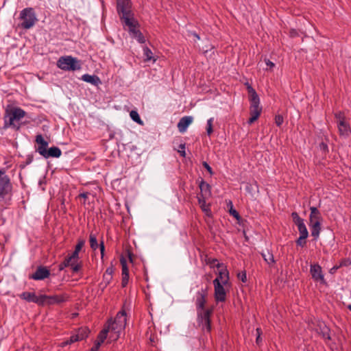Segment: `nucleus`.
I'll return each mask as SVG.
<instances>
[{
  "label": "nucleus",
  "instance_id": "obj_29",
  "mask_svg": "<svg viewBox=\"0 0 351 351\" xmlns=\"http://www.w3.org/2000/svg\"><path fill=\"white\" fill-rule=\"evenodd\" d=\"M88 333L89 330L88 328H82L78 330L77 335H78L79 337H83V339H84L88 337Z\"/></svg>",
  "mask_w": 351,
  "mask_h": 351
},
{
  "label": "nucleus",
  "instance_id": "obj_9",
  "mask_svg": "<svg viewBox=\"0 0 351 351\" xmlns=\"http://www.w3.org/2000/svg\"><path fill=\"white\" fill-rule=\"evenodd\" d=\"M213 312V308L197 311L198 324L202 326L204 330L208 332L211 330L210 316Z\"/></svg>",
  "mask_w": 351,
  "mask_h": 351
},
{
  "label": "nucleus",
  "instance_id": "obj_11",
  "mask_svg": "<svg viewBox=\"0 0 351 351\" xmlns=\"http://www.w3.org/2000/svg\"><path fill=\"white\" fill-rule=\"evenodd\" d=\"M20 298L28 302L38 304V305L45 304V299L47 298V295H41L37 296L34 292H23L19 295Z\"/></svg>",
  "mask_w": 351,
  "mask_h": 351
},
{
  "label": "nucleus",
  "instance_id": "obj_59",
  "mask_svg": "<svg viewBox=\"0 0 351 351\" xmlns=\"http://www.w3.org/2000/svg\"><path fill=\"white\" fill-rule=\"evenodd\" d=\"M348 308L351 311V304H349V305L348 306Z\"/></svg>",
  "mask_w": 351,
  "mask_h": 351
},
{
  "label": "nucleus",
  "instance_id": "obj_44",
  "mask_svg": "<svg viewBox=\"0 0 351 351\" xmlns=\"http://www.w3.org/2000/svg\"><path fill=\"white\" fill-rule=\"evenodd\" d=\"M128 280H129V275H128V276L123 275L122 276V282L121 283H122V286L123 287L128 285Z\"/></svg>",
  "mask_w": 351,
  "mask_h": 351
},
{
  "label": "nucleus",
  "instance_id": "obj_2",
  "mask_svg": "<svg viewBox=\"0 0 351 351\" xmlns=\"http://www.w3.org/2000/svg\"><path fill=\"white\" fill-rule=\"evenodd\" d=\"M26 112L19 107H12L10 109H6L3 117V128H12L15 131L21 129V124L20 121L25 117Z\"/></svg>",
  "mask_w": 351,
  "mask_h": 351
},
{
  "label": "nucleus",
  "instance_id": "obj_49",
  "mask_svg": "<svg viewBox=\"0 0 351 351\" xmlns=\"http://www.w3.org/2000/svg\"><path fill=\"white\" fill-rule=\"evenodd\" d=\"M291 217H292L293 221H298V219L300 218L299 215L297 213H295V212H293V213H291Z\"/></svg>",
  "mask_w": 351,
  "mask_h": 351
},
{
  "label": "nucleus",
  "instance_id": "obj_1",
  "mask_svg": "<svg viewBox=\"0 0 351 351\" xmlns=\"http://www.w3.org/2000/svg\"><path fill=\"white\" fill-rule=\"evenodd\" d=\"M118 14L124 26L128 27L130 35L140 43L145 38L138 29V22L134 18L130 0H118Z\"/></svg>",
  "mask_w": 351,
  "mask_h": 351
},
{
  "label": "nucleus",
  "instance_id": "obj_17",
  "mask_svg": "<svg viewBox=\"0 0 351 351\" xmlns=\"http://www.w3.org/2000/svg\"><path fill=\"white\" fill-rule=\"evenodd\" d=\"M193 118L191 116H185L181 118L178 123V128L180 132L184 133L187 128L192 123Z\"/></svg>",
  "mask_w": 351,
  "mask_h": 351
},
{
  "label": "nucleus",
  "instance_id": "obj_16",
  "mask_svg": "<svg viewBox=\"0 0 351 351\" xmlns=\"http://www.w3.org/2000/svg\"><path fill=\"white\" fill-rule=\"evenodd\" d=\"M310 272L314 280L317 282H323L324 280L322 267L318 264L311 265L310 268Z\"/></svg>",
  "mask_w": 351,
  "mask_h": 351
},
{
  "label": "nucleus",
  "instance_id": "obj_52",
  "mask_svg": "<svg viewBox=\"0 0 351 351\" xmlns=\"http://www.w3.org/2000/svg\"><path fill=\"white\" fill-rule=\"evenodd\" d=\"M293 222L298 227H299L300 225L302 226L304 224V220L301 217L298 219V221H294Z\"/></svg>",
  "mask_w": 351,
  "mask_h": 351
},
{
  "label": "nucleus",
  "instance_id": "obj_4",
  "mask_svg": "<svg viewBox=\"0 0 351 351\" xmlns=\"http://www.w3.org/2000/svg\"><path fill=\"white\" fill-rule=\"evenodd\" d=\"M35 141L37 143L36 152L45 158H59L61 156L62 152L59 147H51L47 149L48 143L41 134L36 135Z\"/></svg>",
  "mask_w": 351,
  "mask_h": 351
},
{
  "label": "nucleus",
  "instance_id": "obj_58",
  "mask_svg": "<svg viewBox=\"0 0 351 351\" xmlns=\"http://www.w3.org/2000/svg\"><path fill=\"white\" fill-rule=\"evenodd\" d=\"M338 268H339V267H334L333 268H332V269H331V271H332V270L335 271V270H337Z\"/></svg>",
  "mask_w": 351,
  "mask_h": 351
},
{
  "label": "nucleus",
  "instance_id": "obj_34",
  "mask_svg": "<svg viewBox=\"0 0 351 351\" xmlns=\"http://www.w3.org/2000/svg\"><path fill=\"white\" fill-rule=\"evenodd\" d=\"M307 237L300 236V237L296 241V244L299 246L304 247L306 245V239Z\"/></svg>",
  "mask_w": 351,
  "mask_h": 351
},
{
  "label": "nucleus",
  "instance_id": "obj_45",
  "mask_svg": "<svg viewBox=\"0 0 351 351\" xmlns=\"http://www.w3.org/2000/svg\"><path fill=\"white\" fill-rule=\"evenodd\" d=\"M202 165L204 166V168L206 169V170L210 173V174L212 175L213 173L212 168L210 167V165L206 162H204L202 163Z\"/></svg>",
  "mask_w": 351,
  "mask_h": 351
},
{
  "label": "nucleus",
  "instance_id": "obj_27",
  "mask_svg": "<svg viewBox=\"0 0 351 351\" xmlns=\"http://www.w3.org/2000/svg\"><path fill=\"white\" fill-rule=\"evenodd\" d=\"M120 262H121V267H122V276L123 275H125V276L129 275V270H128V267L127 265L126 260L122 257L120 260Z\"/></svg>",
  "mask_w": 351,
  "mask_h": 351
},
{
  "label": "nucleus",
  "instance_id": "obj_6",
  "mask_svg": "<svg viewBox=\"0 0 351 351\" xmlns=\"http://www.w3.org/2000/svg\"><path fill=\"white\" fill-rule=\"evenodd\" d=\"M19 19L21 21L19 25L25 29L32 28L37 22L38 19L34 8H26L21 11Z\"/></svg>",
  "mask_w": 351,
  "mask_h": 351
},
{
  "label": "nucleus",
  "instance_id": "obj_32",
  "mask_svg": "<svg viewBox=\"0 0 351 351\" xmlns=\"http://www.w3.org/2000/svg\"><path fill=\"white\" fill-rule=\"evenodd\" d=\"M85 244V241L83 239H79L75 247V251L80 252Z\"/></svg>",
  "mask_w": 351,
  "mask_h": 351
},
{
  "label": "nucleus",
  "instance_id": "obj_7",
  "mask_svg": "<svg viewBox=\"0 0 351 351\" xmlns=\"http://www.w3.org/2000/svg\"><path fill=\"white\" fill-rule=\"evenodd\" d=\"M311 214L309 216V226L311 229V234L316 238L319 236L321 230V221L322 217L320 212L316 207H311Z\"/></svg>",
  "mask_w": 351,
  "mask_h": 351
},
{
  "label": "nucleus",
  "instance_id": "obj_39",
  "mask_svg": "<svg viewBox=\"0 0 351 351\" xmlns=\"http://www.w3.org/2000/svg\"><path fill=\"white\" fill-rule=\"evenodd\" d=\"M79 253L78 252H76V251H73V252L71 254V255H68L67 256V258L71 261V260H73V259H78L80 258L79 257Z\"/></svg>",
  "mask_w": 351,
  "mask_h": 351
},
{
  "label": "nucleus",
  "instance_id": "obj_54",
  "mask_svg": "<svg viewBox=\"0 0 351 351\" xmlns=\"http://www.w3.org/2000/svg\"><path fill=\"white\" fill-rule=\"evenodd\" d=\"M70 344V343H69V341L66 340V341H64L61 343V347H65L66 346Z\"/></svg>",
  "mask_w": 351,
  "mask_h": 351
},
{
  "label": "nucleus",
  "instance_id": "obj_18",
  "mask_svg": "<svg viewBox=\"0 0 351 351\" xmlns=\"http://www.w3.org/2000/svg\"><path fill=\"white\" fill-rule=\"evenodd\" d=\"M82 80L95 86L101 84V80L97 75L84 74L82 76Z\"/></svg>",
  "mask_w": 351,
  "mask_h": 351
},
{
  "label": "nucleus",
  "instance_id": "obj_55",
  "mask_svg": "<svg viewBox=\"0 0 351 351\" xmlns=\"http://www.w3.org/2000/svg\"><path fill=\"white\" fill-rule=\"evenodd\" d=\"M215 262H217V260H215V259L213 260V263H212L213 266H216V267H217L218 268H219V267H221V264H219V263H218L217 265H215Z\"/></svg>",
  "mask_w": 351,
  "mask_h": 351
},
{
  "label": "nucleus",
  "instance_id": "obj_12",
  "mask_svg": "<svg viewBox=\"0 0 351 351\" xmlns=\"http://www.w3.org/2000/svg\"><path fill=\"white\" fill-rule=\"evenodd\" d=\"M214 285V296L217 302H223L226 300V291L224 288L226 285H221V282H219L217 279H215L213 280Z\"/></svg>",
  "mask_w": 351,
  "mask_h": 351
},
{
  "label": "nucleus",
  "instance_id": "obj_43",
  "mask_svg": "<svg viewBox=\"0 0 351 351\" xmlns=\"http://www.w3.org/2000/svg\"><path fill=\"white\" fill-rule=\"evenodd\" d=\"M89 195H90V193H88V192L82 193H80L78 195V198H83L84 199L83 204H86V199L88 198Z\"/></svg>",
  "mask_w": 351,
  "mask_h": 351
},
{
  "label": "nucleus",
  "instance_id": "obj_13",
  "mask_svg": "<svg viewBox=\"0 0 351 351\" xmlns=\"http://www.w3.org/2000/svg\"><path fill=\"white\" fill-rule=\"evenodd\" d=\"M69 299V295L63 293L59 295H47V298L44 300L45 304H60L64 302H66Z\"/></svg>",
  "mask_w": 351,
  "mask_h": 351
},
{
  "label": "nucleus",
  "instance_id": "obj_20",
  "mask_svg": "<svg viewBox=\"0 0 351 351\" xmlns=\"http://www.w3.org/2000/svg\"><path fill=\"white\" fill-rule=\"evenodd\" d=\"M215 279H217L219 282H221V285H226L229 280L228 271L226 269L220 270L217 277Z\"/></svg>",
  "mask_w": 351,
  "mask_h": 351
},
{
  "label": "nucleus",
  "instance_id": "obj_53",
  "mask_svg": "<svg viewBox=\"0 0 351 351\" xmlns=\"http://www.w3.org/2000/svg\"><path fill=\"white\" fill-rule=\"evenodd\" d=\"M78 261H79L78 259H73V260L72 259V260L69 261V266L71 265L72 264H76V263H79Z\"/></svg>",
  "mask_w": 351,
  "mask_h": 351
},
{
  "label": "nucleus",
  "instance_id": "obj_21",
  "mask_svg": "<svg viewBox=\"0 0 351 351\" xmlns=\"http://www.w3.org/2000/svg\"><path fill=\"white\" fill-rule=\"evenodd\" d=\"M199 189L201 190L200 196L203 197L204 198H206L207 197L210 196V186L208 184L202 181L199 184Z\"/></svg>",
  "mask_w": 351,
  "mask_h": 351
},
{
  "label": "nucleus",
  "instance_id": "obj_26",
  "mask_svg": "<svg viewBox=\"0 0 351 351\" xmlns=\"http://www.w3.org/2000/svg\"><path fill=\"white\" fill-rule=\"evenodd\" d=\"M130 116L134 121H135L136 123H137L140 125H143V121L141 119L140 116L137 111L132 110L130 113Z\"/></svg>",
  "mask_w": 351,
  "mask_h": 351
},
{
  "label": "nucleus",
  "instance_id": "obj_3",
  "mask_svg": "<svg viewBox=\"0 0 351 351\" xmlns=\"http://www.w3.org/2000/svg\"><path fill=\"white\" fill-rule=\"evenodd\" d=\"M126 325V313L124 311H119L113 322L109 321L108 326L111 332L110 338L114 341L119 339L120 334L125 329Z\"/></svg>",
  "mask_w": 351,
  "mask_h": 351
},
{
  "label": "nucleus",
  "instance_id": "obj_60",
  "mask_svg": "<svg viewBox=\"0 0 351 351\" xmlns=\"http://www.w3.org/2000/svg\"><path fill=\"white\" fill-rule=\"evenodd\" d=\"M117 4H118V0H117ZM117 9L118 10V5H117Z\"/></svg>",
  "mask_w": 351,
  "mask_h": 351
},
{
  "label": "nucleus",
  "instance_id": "obj_40",
  "mask_svg": "<svg viewBox=\"0 0 351 351\" xmlns=\"http://www.w3.org/2000/svg\"><path fill=\"white\" fill-rule=\"evenodd\" d=\"M179 149H178V153L180 154V155L182 157H185L186 156V152H185V144H180L179 145Z\"/></svg>",
  "mask_w": 351,
  "mask_h": 351
},
{
  "label": "nucleus",
  "instance_id": "obj_56",
  "mask_svg": "<svg viewBox=\"0 0 351 351\" xmlns=\"http://www.w3.org/2000/svg\"><path fill=\"white\" fill-rule=\"evenodd\" d=\"M324 337L327 339H330L329 334H324Z\"/></svg>",
  "mask_w": 351,
  "mask_h": 351
},
{
  "label": "nucleus",
  "instance_id": "obj_5",
  "mask_svg": "<svg viewBox=\"0 0 351 351\" xmlns=\"http://www.w3.org/2000/svg\"><path fill=\"white\" fill-rule=\"evenodd\" d=\"M248 91L250 94V118L248 120L250 125L252 124L259 117L261 108L259 107V97L255 90L251 86H248Z\"/></svg>",
  "mask_w": 351,
  "mask_h": 351
},
{
  "label": "nucleus",
  "instance_id": "obj_51",
  "mask_svg": "<svg viewBox=\"0 0 351 351\" xmlns=\"http://www.w3.org/2000/svg\"><path fill=\"white\" fill-rule=\"evenodd\" d=\"M101 346L99 343H95L94 346L91 348L90 351H98Z\"/></svg>",
  "mask_w": 351,
  "mask_h": 351
},
{
  "label": "nucleus",
  "instance_id": "obj_35",
  "mask_svg": "<svg viewBox=\"0 0 351 351\" xmlns=\"http://www.w3.org/2000/svg\"><path fill=\"white\" fill-rule=\"evenodd\" d=\"M335 117L337 120V123L341 121H345L344 114L342 112H338L335 113Z\"/></svg>",
  "mask_w": 351,
  "mask_h": 351
},
{
  "label": "nucleus",
  "instance_id": "obj_46",
  "mask_svg": "<svg viewBox=\"0 0 351 351\" xmlns=\"http://www.w3.org/2000/svg\"><path fill=\"white\" fill-rule=\"evenodd\" d=\"M99 248H100V252H101V258H103L104 256V251H105V246H104L103 241H101L99 243Z\"/></svg>",
  "mask_w": 351,
  "mask_h": 351
},
{
  "label": "nucleus",
  "instance_id": "obj_31",
  "mask_svg": "<svg viewBox=\"0 0 351 351\" xmlns=\"http://www.w3.org/2000/svg\"><path fill=\"white\" fill-rule=\"evenodd\" d=\"M82 340H83V337H79V335L77 334L71 335L69 339H68L69 343H70V344Z\"/></svg>",
  "mask_w": 351,
  "mask_h": 351
},
{
  "label": "nucleus",
  "instance_id": "obj_23",
  "mask_svg": "<svg viewBox=\"0 0 351 351\" xmlns=\"http://www.w3.org/2000/svg\"><path fill=\"white\" fill-rule=\"evenodd\" d=\"M143 55L145 57V60L146 62L152 60L153 62H155L156 60V59L153 56L152 51L147 47H143Z\"/></svg>",
  "mask_w": 351,
  "mask_h": 351
},
{
  "label": "nucleus",
  "instance_id": "obj_30",
  "mask_svg": "<svg viewBox=\"0 0 351 351\" xmlns=\"http://www.w3.org/2000/svg\"><path fill=\"white\" fill-rule=\"evenodd\" d=\"M213 118H210L207 121L206 132L208 136H210L213 132Z\"/></svg>",
  "mask_w": 351,
  "mask_h": 351
},
{
  "label": "nucleus",
  "instance_id": "obj_41",
  "mask_svg": "<svg viewBox=\"0 0 351 351\" xmlns=\"http://www.w3.org/2000/svg\"><path fill=\"white\" fill-rule=\"evenodd\" d=\"M237 276L243 282H245L247 281L245 271H242L241 273H239Z\"/></svg>",
  "mask_w": 351,
  "mask_h": 351
},
{
  "label": "nucleus",
  "instance_id": "obj_37",
  "mask_svg": "<svg viewBox=\"0 0 351 351\" xmlns=\"http://www.w3.org/2000/svg\"><path fill=\"white\" fill-rule=\"evenodd\" d=\"M70 267L69 266V260L66 258L64 261L59 265V270H63L65 267Z\"/></svg>",
  "mask_w": 351,
  "mask_h": 351
},
{
  "label": "nucleus",
  "instance_id": "obj_48",
  "mask_svg": "<svg viewBox=\"0 0 351 351\" xmlns=\"http://www.w3.org/2000/svg\"><path fill=\"white\" fill-rule=\"evenodd\" d=\"M265 61L267 66H268L270 69H271L272 68H274L275 66L274 63L272 62L271 61H270L269 60L265 59Z\"/></svg>",
  "mask_w": 351,
  "mask_h": 351
},
{
  "label": "nucleus",
  "instance_id": "obj_28",
  "mask_svg": "<svg viewBox=\"0 0 351 351\" xmlns=\"http://www.w3.org/2000/svg\"><path fill=\"white\" fill-rule=\"evenodd\" d=\"M298 231L300 232V236H303L305 237H308V232L307 230V228L305 226V224L300 225L299 227H298Z\"/></svg>",
  "mask_w": 351,
  "mask_h": 351
},
{
  "label": "nucleus",
  "instance_id": "obj_25",
  "mask_svg": "<svg viewBox=\"0 0 351 351\" xmlns=\"http://www.w3.org/2000/svg\"><path fill=\"white\" fill-rule=\"evenodd\" d=\"M89 242H90V246L93 250H96L98 247L99 246V244L97 243V237L95 234L93 233H90L89 237Z\"/></svg>",
  "mask_w": 351,
  "mask_h": 351
},
{
  "label": "nucleus",
  "instance_id": "obj_10",
  "mask_svg": "<svg viewBox=\"0 0 351 351\" xmlns=\"http://www.w3.org/2000/svg\"><path fill=\"white\" fill-rule=\"evenodd\" d=\"M12 189L9 177L5 175L4 170H0V198L7 195Z\"/></svg>",
  "mask_w": 351,
  "mask_h": 351
},
{
  "label": "nucleus",
  "instance_id": "obj_8",
  "mask_svg": "<svg viewBox=\"0 0 351 351\" xmlns=\"http://www.w3.org/2000/svg\"><path fill=\"white\" fill-rule=\"evenodd\" d=\"M57 66L64 71H76L81 69L78 60L70 56L60 57L57 62Z\"/></svg>",
  "mask_w": 351,
  "mask_h": 351
},
{
  "label": "nucleus",
  "instance_id": "obj_50",
  "mask_svg": "<svg viewBox=\"0 0 351 351\" xmlns=\"http://www.w3.org/2000/svg\"><path fill=\"white\" fill-rule=\"evenodd\" d=\"M291 217H292L293 221H298V219L300 218L299 215L297 213H295V212H293V213H291Z\"/></svg>",
  "mask_w": 351,
  "mask_h": 351
},
{
  "label": "nucleus",
  "instance_id": "obj_36",
  "mask_svg": "<svg viewBox=\"0 0 351 351\" xmlns=\"http://www.w3.org/2000/svg\"><path fill=\"white\" fill-rule=\"evenodd\" d=\"M275 123L277 126L280 127L283 123V117L282 115L278 114L275 117Z\"/></svg>",
  "mask_w": 351,
  "mask_h": 351
},
{
  "label": "nucleus",
  "instance_id": "obj_24",
  "mask_svg": "<svg viewBox=\"0 0 351 351\" xmlns=\"http://www.w3.org/2000/svg\"><path fill=\"white\" fill-rule=\"evenodd\" d=\"M264 261L269 265H271L275 263V260L274 256L269 252H267V254L262 253L261 254Z\"/></svg>",
  "mask_w": 351,
  "mask_h": 351
},
{
  "label": "nucleus",
  "instance_id": "obj_42",
  "mask_svg": "<svg viewBox=\"0 0 351 351\" xmlns=\"http://www.w3.org/2000/svg\"><path fill=\"white\" fill-rule=\"evenodd\" d=\"M256 333H257V337H256V342L257 344H259L260 342H261L262 341V339L261 337V335L262 334V331H261V329L258 328H256Z\"/></svg>",
  "mask_w": 351,
  "mask_h": 351
},
{
  "label": "nucleus",
  "instance_id": "obj_47",
  "mask_svg": "<svg viewBox=\"0 0 351 351\" xmlns=\"http://www.w3.org/2000/svg\"><path fill=\"white\" fill-rule=\"evenodd\" d=\"M230 213L235 218H237V219L239 218V214L236 210L231 208L230 210Z\"/></svg>",
  "mask_w": 351,
  "mask_h": 351
},
{
  "label": "nucleus",
  "instance_id": "obj_15",
  "mask_svg": "<svg viewBox=\"0 0 351 351\" xmlns=\"http://www.w3.org/2000/svg\"><path fill=\"white\" fill-rule=\"evenodd\" d=\"M50 276V271L45 267L40 266L36 271L29 276V278L36 280H42Z\"/></svg>",
  "mask_w": 351,
  "mask_h": 351
},
{
  "label": "nucleus",
  "instance_id": "obj_22",
  "mask_svg": "<svg viewBox=\"0 0 351 351\" xmlns=\"http://www.w3.org/2000/svg\"><path fill=\"white\" fill-rule=\"evenodd\" d=\"M109 332V328L107 327H105L98 335L97 336V340L95 341V343H99V346L101 345L102 343L105 341V339L107 338L108 333Z\"/></svg>",
  "mask_w": 351,
  "mask_h": 351
},
{
  "label": "nucleus",
  "instance_id": "obj_19",
  "mask_svg": "<svg viewBox=\"0 0 351 351\" xmlns=\"http://www.w3.org/2000/svg\"><path fill=\"white\" fill-rule=\"evenodd\" d=\"M337 124L340 135L348 136L350 132V125L346 121H341Z\"/></svg>",
  "mask_w": 351,
  "mask_h": 351
},
{
  "label": "nucleus",
  "instance_id": "obj_38",
  "mask_svg": "<svg viewBox=\"0 0 351 351\" xmlns=\"http://www.w3.org/2000/svg\"><path fill=\"white\" fill-rule=\"evenodd\" d=\"M206 198H204L203 197L200 196L198 197V202H199V204L201 206V208H202L203 210H206V200H205Z\"/></svg>",
  "mask_w": 351,
  "mask_h": 351
},
{
  "label": "nucleus",
  "instance_id": "obj_33",
  "mask_svg": "<svg viewBox=\"0 0 351 351\" xmlns=\"http://www.w3.org/2000/svg\"><path fill=\"white\" fill-rule=\"evenodd\" d=\"M70 267H71L72 271L74 273H77L81 269V268L82 267V262H79L76 264H72L71 265H70Z\"/></svg>",
  "mask_w": 351,
  "mask_h": 351
},
{
  "label": "nucleus",
  "instance_id": "obj_57",
  "mask_svg": "<svg viewBox=\"0 0 351 351\" xmlns=\"http://www.w3.org/2000/svg\"><path fill=\"white\" fill-rule=\"evenodd\" d=\"M193 35H194V36H195V38H197V39H199V36L196 33H194Z\"/></svg>",
  "mask_w": 351,
  "mask_h": 351
},
{
  "label": "nucleus",
  "instance_id": "obj_14",
  "mask_svg": "<svg viewBox=\"0 0 351 351\" xmlns=\"http://www.w3.org/2000/svg\"><path fill=\"white\" fill-rule=\"evenodd\" d=\"M208 297V290L207 288L202 289L199 290L196 294L195 298V306L196 310H203L205 308V304L206 303V300Z\"/></svg>",
  "mask_w": 351,
  "mask_h": 351
}]
</instances>
